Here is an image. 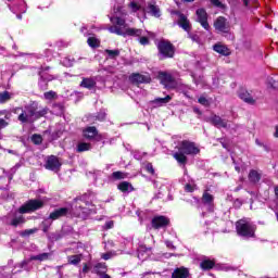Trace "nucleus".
Returning a JSON list of instances; mask_svg holds the SVG:
<instances>
[{
	"mask_svg": "<svg viewBox=\"0 0 278 278\" xmlns=\"http://www.w3.org/2000/svg\"><path fill=\"white\" fill-rule=\"evenodd\" d=\"M199 153H201V149L197 147V143L190 140H182L178 147V152H175L173 157L180 166H186L188 164V155H199Z\"/></svg>",
	"mask_w": 278,
	"mask_h": 278,
	"instance_id": "1",
	"label": "nucleus"
},
{
	"mask_svg": "<svg viewBox=\"0 0 278 278\" xmlns=\"http://www.w3.org/2000/svg\"><path fill=\"white\" fill-rule=\"evenodd\" d=\"M112 26L109 27L110 34H116L117 36H142V29L129 28L125 18L118 17V15L110 18Z\"/></svg>",
	"mask_w": 278,
	"mask_h": 278,
	"instance_id": "2",
	"label": "nucleus"
},
{
	"mask_svg": "<svg viewBox=\"0 0 278 278\" xmlns=\"http://www.w3.org/2000/svg\"><path fill=\"white\" fill-rule=\"evenodd\" d=\"M237 235L241 238H255L257 231V225L247 218H241L235 224Z\"/></svg>",
	"mask_w": 278,
	"mask_h": 278,
	"instance_id": "3",
	"label": "nucleus"
},
{
	"mask_svg": "<svg viewBox=\"0 0 278 278\" xmlns=\"http://www.w3.org/2000/svg\"><path fill=\"white\" fill-rule=\"evenodd\" d=\"M45 207V201L38 199H30L22 206H20V214H31L33 212H38Z\"/></svg>",
	"mask_w": 278,
	"mask_h": 278,
	"instance_id": "4",
	"label": "nucleus"
},
{
	"mask_svg": "<svg viewBox=\"0 0 278 278\" xmlns=\"http://www.w3.org/2000/svg\"><path fill=\"white\" fill-rule=\"evenodd\" d=\"M157 49L163 58H173L175 55V46L169 41H160L157 43Z\"/></svg>",
	"mask_w": 278,
	"mask_h": 278,
	"instance_id": "5",
	"label": "nucleus"
},
{
	"mask_svg": "<svg viewBox=\"0 0 278 278\" xmlns=\"http://www.w3.org/2000/svg\"><path fill=\"white\" fill-rule=\"evenodd\" d=\"M26 110H27L28 114L21 113L18 115V121H21V123H27V116H30V117L36 116L37 118H40L47 114V109H43L41 111H36V108L27 106Z\"/></svg>",
	"mask_w": 278,
	"mask_h": 278,
	"instance_id": "6",
	"label": "nucleus"
},
{
	"mask_svg": "<svg viewBox=\"0 0 278 278\" xmlns=\"http://www.w3.org/2000/svg\"><path fill=\"white\" fill-rule=\"evenodd\" d=\"M170 225V218L164 215H156L151 220L152 229H166Z\"/></svg>",
	"mask_w": 278,
	"mask_h": 278,
	"instance_id": "7",
	"label": "nucleus"
},
{
	"mask_svg": "<svg viewBox=\"0 0 278 278\" xmlns=\"http://www.w3.org/2000/svg\"><path fill=\"white\" fill-rule=\"evenodd\" d=\"M159 79H161V84H163L165 88H175L177 86V81H175L173 75L166 72H161L159 74Z\"/></svg>",
	"mask_w": 278,
	"mask_h": 278,
	"instance_id": "8",
	"label": "nucleus"
},
{
	"mask_svg": "<svg viewBox=\"0 0 278 278\" xmlns=\"http://www.w3.org/2000/svg\"><path fill=\"white\" fill-rule=\"evenodd\" d=\"M68 214H71V208L59 207L51 212L48 218L49 220H60V218H66Z\"/></svg>",
	"mask_w": 278,
	"mask_h": 278,
	"instance_id": "9",
	"label": "nucleus"
},
{
	"mask_svg": "<svg viewBox=\"0 0 278 278\" xmlns=\"http://www.w3.org/2000/svg\"><path fill=\"white\" fill-rule=\"evenodd\" d=\"M129 81H131L135 86L140 84H151V76L142 75L140 73H132L129 76Z\"/></svg>",
	"mask_w": 278,
	"mask_h": 278,
	"instance_id": "10",
	"label": "nucleus"
},
{
	"mask_svg": "<svg viewBox=\"0 0 278 278\" xmlns=\"http://www.w3.org/2000/svg\"><path fill=\"white\" fill-rule=\"evenodd\" d=\"M75 207L78 210H86V207H90L92 205V201H90V197L88 194H83L77 197L74 200Z\"/></svg>",
	"mask_w": 278,
	"mask_h": 278,
	"instance_id": "11",
	"label": "nucleus"
},
{
	"mask_svg": "<svg viewBox=\"0 0 278 278\" xmlns=\"http://www.w3.org/2000/svg\"><path fill=\"white\" fill-rule=\"evenodd\" d=\"M214 27L217 31H222V34H229L230 25L223 16L216 18L214 22Z\"/></svg>",
	"mask_w": 278,
	"mask_h": 278,
	"instance_id": "12",
	"label": "nucleus"
},
{
	"mask_svg": "<svg viewBox=\"0 0 278 278\" xmlns=\"http://www.w3.org/2000/svg\"><path fill=\"white\" fill-rule=\"evenodd\" d=\"M45 167L47 170H60L62 168V163H60V159L55 155L48 156Z\"/></svg>",
	"mask_w": 278,
	"mask_h": 278,
	"instance_id": "13",
	"label": "nucleus"
},
{
	"mask_svg": "<svg viewBox=\"0 0 278 278\" xmlns=\"http://www.w3.org/2000/svg\"><path fill=\"white\" fill-rule=\"evenodd\" d=\"M195 14L198 16V23H200V25H202V27L208 31L210 24L207 23V12L204 9H198Z\"/></svg>",
	"mask_w": 278,
	"mask_h": 278,
	"instance_id": "14",
	"label": "nucleus"
},
{
	"mask_svg": "<svg viewBox=\"0 0 278 278\" xmlns=\"http://www.w3.org/2000/svg\"><path fill=\"white\" fill-rule=\"evenodd\" d=\"M178 25L179 27H181V29L187 31V34H190V31L192 30L190 20H188V17L182 13H178Z\"/></svg>",
	"mask_w": 278,
	"mask_h": 278,
	"instance_id": "15",
	"label": "nucleus"
},
{
	"mask_svg": "<svg viewBox=\"0 0 278 278\" xmlns=\"http://www.w3.org/2000/svg\"><path fill=\"white\" fill-rule=\"evenodd\" d=\"M213 51H215V53H218L219 55H224L225 58L231 55V50L220 42L213 46Z\"/></svg>",
	"mask_w": 278,
	"mask_h": 278,
	"instance_id": "16",
	"label": "nucleus"
},
{
	"mask_svg": "<svg viewBox=\"0 0 278 278\" xmlns=\"http://www.w3.org/2000/svg\"><path fill=\"white\" fill-rule=\"evenodd\" d=\"M190 277V269L185 266L177 267L172 273V278H188Z\"/></svg>",
	"mask_w": 278,
	"mask_h": 278,
	"instance_id": "17",
	"label": "nucleus"
},
{
	"mask_svg": "<svg viewBox=\"0 0 278 278\" xmlns=\"http://www.w3.org/2000/svg\"><path fill=\"white\" fill-rule=\"evenodd\" d=\"M83 136L87 140H94V138L99 136V130H97V127L94 126H89L83 130Z\"/></svg>",
	"mask_w": 278,
	"mask_h": 278,
	"instance_id": "18",
	"label": "nucleus"
},
{
	"mask_svg": "<svg viewBox=\"0 0 278 278\" xmlns=\"http://www.w3.org/2000/svg\"><path fill=\"white\" fill-rule=\"evenodd\" d=\"M211 123H212V125H214V127H217L218 129H220V127L223 129H227V121L220 118V116H218V115L212 116Z\"/></svg>",
	"mask_w": 278,
	"mask_h": 278,
	"instance_id": "19",
	"label": "nucleus"
},
{
	"mask_svg": "<svg viewBox=\"0 0 278 278\" xmlns=\"http://www.w3.org/2000/svg\"><path fill=\"white\" fill-rule=\"evenodd\" d=\"M80 88H87V90H93V88H97V80L94 78H83L80 83Z\"/></svg>",
	"mask_w": 278,
	"mask_h": 278,
	"instance_id": "20",
	"label": "nucleus"
},
{
	"mask_svg": "<svg viewBox=\"0 0 278 278\" xmlns=\"http://www.w3.org/2000/svg\"><path fill=\"white\" fill-rule=\"evenodd\" d=\"M216 266V260L204 258L200 263L201 270H212Z\"/></svg>",
	"mask_w": 278,
	"mask_h": 278,
	"instance_id": "21",
	"label": "nucleus"
},
{
	"mask_svg": "<svg viewBox=\"0 0 278 278\" xmlns=\"http://www.w3.org/2000/svg\"><path fill=\"white\" fill-rule=\"evenodd\" d=\"M117 190H119V192H134V190H136V188H134V185H131V182L129 181H122L117 185Z\"/></svg>",
	"mask_w": 278,
	"mask_h": 278,
	"instance_id": "22",
	"label": "nucleus"
},
{
	"mask_svg": "<svg viewBox=\"0 0 278 278\" xmlns=\"http://www.w3.org/2000/svg\"><path fill=\"white\" fill-rule=\"evenodd\" d=\"M239 98L244 101V103H249V104H253L255 103V99H253V97L251 96V93H249V91L241 89L239 91Z\"/></svg>",
	"mask_w": 278,
	"mask_h": 278,
	"instance_id": "23",
	"label": "nucleus"
},
{
	"mask_svg": "<svg viewBox=\"0 0 278 278\" xmlns=\"http://www.w3.org/2000/svg\"><path fill=\"white\" fill-rule=\"evenodd\" d=\"M248 179H249L250 184H260V181L262 180V174H260L255 169H251L248 175Z\"/></svg>",
	"mask_w": 278,
	"mask_h": 278,
	"instance_id": "24",
	"label": "nucleus"
},
{
	"mask_svg": "<svg viewBox=\"0 0 278 278\" xmlns=\"http://www.w3.org/2000/svg\"><path fill=\"white\" fill-rule=\"evenodd\" d=\"M202 203L204 205H214V195L205 190L202 194Z\"/></svg>",
	"mask_w": 278,
	"mask_h": 278,
	"instance_id": "25",
	"label": "nucleus"
},
{
	"mask_svg": "<svg viewBox=\"0 0 278 278\" xmlns=\"http://www.w3.org/2000/svg\"><path fill=\"white\" fill-rule=\"evenodd\" d=\"M25 223H27V220L25 219V216L20 215V216L14 217L10 222V225H11V227H18V225H25Z\"/></svg>",
	"mask_w": 278,
	"mask_h": 278,
	"instance_id": "26",
	"label": "nucleus"
},
{
	"mask_svg": "<svg viewBox=\"0 0 278 278\" xmlns=\"http://www.w3.org/2000/svg\"><path fill=\"white\" fill-rule=\"evenodd\" d=\"M148 9H149L150 14H152V16H155V18H160V16H162V13L160 11V7H157L153 3H150L148 5Z\"/></svg>",
	"mask_w": 278,
	"mask_h": 278,
	"instance_id": "27",
	"label": "nucleus"
},
{
	"mask_svg": "<svg viewBox=\"0 0 278 278\" xmlns=\"http://www.w3.org/2000/svg\"><path fill=\"white\" fill-rule=\"evenodd\" d=\"M81 262V254H75L67 256V263L72 266H77Z\"/></svg>",
	"mask_w": 278,
	"mask_h": 278,
	"instance_id": "28",
	"label": "nucleus"
},
{
	"mask_svg": "<svg viewBox=\"0 0 278 278\" xmlns=\"http://www.w3.org/2000/svg\"><path fill=\"white\" fill-rule=\"evenodd\" d=\"M94 270L97 275H106L108 273V265L105 263H98L94 265Z\"/></svg>",
	"mask_w": 278,
	"mask_h": 278,
	"instance_id": "29",
	"label": "nucleus"
},
{
	"mask_svg": "<svg viewBox=\"0 0 278 278\" xmlns=\"http://www.w3.org/2000/svg\"><path fill=\"white\" fill-rule=\"evenodd\" d=\"M104 53L108 54L109 60H116V58H118L121 55V50H118V49H115V50L106 49V50H104Z\"/></svg>",
	"mask_w": 278,
	"mask_h": 278,
	"instance_id": "30",
	"label": "nucleus"
},
{
	"mask_svg": "<svg viewBox=\"0 0 278 278\" xmlns=\"http://www.w3.org/2000/svg\"><path fill=\"white\" fill-rule=\"evenodd\" d=\"M91 144L87 142H80L77 144L76 151L77 153H84L86 151H90Z\"/></svg>",
	"mask_w": 278,
	"mask_h": 278,
	"instance_id": "31",
	"label": "nucleus"
},
{
	"mask_svg": "<svg viewBox=\"0 0 278 278\" xmlns=\"http://www.w3.org/2000/svg\"><path fill=\"white\" fill-rule=\"evenodd\" d=\"M173 97L166 96L165 98H155L152 103H156L159 105H166V103H170Z\"/></svg>",
	"mask_w": 278,
	"mask_h": 278,
	"instance_id": "32",
	"label": "nucleus"
},
{
	"mask_svg": "<svg viewBox=\"0 0 278 278\" xmlns=\"http://www.w3.org/2000/svg\"><path fill=\"white\" fill-rule=\"evenodd\" d=\"M34 233H38V228L25 229L20 231L21 238H29V236H34Z\"/></svg>",
	"mask_w": 278,
	"mask_h": 278,
	"instance_id": "33",
	"label": "nucleus"
},
{
	"mask_svg": "<svg viewBox=\"0 0 278 278\" xmlns=\"http://www.w3.org/2000/svg\"><path fill=\"white\" fill-rule=\"evenodd\" d=\"M112 177L116 181H121V179H127V173H124V172H121V170L113 172Z\"/></svg>",
	"mask_w": 278,
	"mask_h": 278,
	"instance_id": "34",
	"label": "nucleus"
},
{
	"mask_svg": "<svg viewBox=\"0 0 278 278\" xmlns=\"http://www.w3.org/2000/svg\"><path fill=\"white\" fill-rule=\"evenodd\" d=\"M34 262H45V260H49V253H41L39 255H34L30 257Z\"/></svg>",
	"mask_w": 278,
	"mask_h": 278,
	"instance_id": "35",
	"label": "nucleus"
},
{
	"mask_svg": "<svg viewBox=\"0 0 278 278\" xmlns=\"http://www.w3.org/2000/svg\"><path fill=\"white\" fill-rule=\"evenodd\" d=\"M106 118H108V113H105V111H100L96 115V121H99L100 123H104Z\"/></svg>",
	"mask_w": 278,
	"mask_h": 278,
	"instance_id": "36",
	"label": "nucleus"
},
{
	"mask_svg": "<svg viewBox=\"0 0 278 278\" xmlns=\"http://www.w3.org/2000/svg\"><path fill=\"white\" fill-rule=\"evenodd\" d=\"M42 135H38V134H34L33 136H31V142L34 143V144H37V146H39V144H41L42 143Z\"/></svg>",
	"mask_w": 278,
	"mask_h": 278,
	"instance_id": "37",
	"label": "nucleus"
},
{
	"mask_svg": "<svg viewBox=\"0 0 278 278\" xmlns=\"http://www.w3.org/2000/svg\"><path fill=\"white\" fill-rule=\"evenodd\" d=\"M39 77H40L41 81H53V79H55V77H53V75H46L42 73V71H39Z\"/></svg>",
	"mask_w": 278,
	"mask_h": 278,
	"instance_id": "38",
	"label": "nucleus"
},
{
	"mask_svg": "<svg viewBox=\"0 0 278 278\" xmlns=\"http://www.w3.org/2000/svg\"><path fill=\"white\" fill-rule=\"evenodd\" d=\"M10 99H12V96L8 91L0 93V103H5L7 101H10Z\"/></svg>",
	"mask_w": 278,
	"mask_h": 278,
	"instance_id": "39",
	"label": "nucleus"
},
{
	"mask_svg": "<svg viewBox=\"0 0 278 278\" xmlns=\"http://www.w3.org/2000/svg\"><path fill=\"white\" fill-rule=\"evenodd\" d=\"M144 168L149 175H155V168L153 167V163L146 162L144 163Z\"/></svg>",
	"mask_w": 278,
	"mask_h": 278,
	"instance_id": "40",
	"label": "nucleus"
},
{
	"mask_svg": "<svg viewBox=\"0 0 278 278\" xmlns=\"http://www.w3.org/2000/svg\"><path fill=\"white\" fill-rule=\"evenodd\" d=\"M43 97L48 101H52V99H58V93H55V91H48V92L43 93Z\"/></svg>",
	"mask_w": 278,
	"mask_h": 278,
	"instance_id": "41",
	"label": "nucleus"
},
{
	"mask_svg": "<svg viewBox=\"0 0 278 278\" xmlns=\"http://www.w3.org/2000/svg\"><path fill=\"white\" fill-rule=\"evenodd\" d=\"M89 47H92L93 49L96 47H99V39L94 38V37H89L87 40Z\"/></svg>",
	"mask_w": 278,
	"mask_h": 278,
	"instance_id": "42",
	"label": "nucleus"
},
{
	"mask_svg": "<svg viewBox=\"0 0 278 278\" xmlns=\"http://www.w3.org/2000/svg\"><path fill=\"white\" fill-rule=\"evenodd\" d=\"M212 5L219 8V10H225V4L220 0H211Z\"/></svg>",
	"mask_w": 278,
	"mask_h": 278,
	"instance_id": "43",
	"label": "nucleus"
},
{
	"mask_svg": "<svg viewBox=\"0 0 278 278\" xmlns=\"http://www.w3.org/2000/svg\"><path fill=\"white\" fill-rule=\"evenodd\" d=\"M41 227H42L43 233H49V229H51V224H49L47 222H42Z\"/></svg>",
	"mask_w": 278,
	"mask_h": 278,
	"instance_id": "44",
	"label": "nucleus"
},
{
	"mask_svg": "<svg viewBox=\"0 0 278 278\" xmlns=\"http://www.w3.org/2000/svg\"><path fill=\"white\" fill-rule=\"evenodd\" d=\"M194 190H197V185H190V184H187L185 185V192H194Z\"/></svg>",
	"mask_w": 278,
	"mask_h": 278,
	"instance_id": "45",
	"label": "nucleus"
},
{
	"mask_svg": "<svg viewBox=\"0 0 278 278\" xmlns=\"http://www.w3.org/2000/svg\"><path fill=\"white\" fill-rule=\"evenodd\" d=\"M129 8L132 12H138V10H140V5L134 1L129 3Z\"/></svg>",
	"mask_w": 278,
	"mask_h": 278,
	"instance_id": "46",
	"label": "nucleus"
},
{
	"mask_svg": "<svg viewBox=\"0 0 278 278\" xmlns=\"http://www.w3.org/2000/svg\"><path fill=\"white\" fill-rule=\"evenodd\" d=\"M198 102H199L201 105H205V104L210 103V101H207V98H205L204 96H201V97L198 99Z\"/></svg>",
	"mask_w": 278,
	"mask_h": 278,
	"instance_id": "47",
	"label": "nucleus"
},
{
	"mask_svg": "<svg viewBox=\"0 0 278 278\" xmlns=\"http://www.w3.org/2000/svg\"><path fill=\"white\" fill-rule=\"evenodd\" d=\"M139 42H140V45L147 46V45H149V38L142 36L139 38Z\"/></svg>",
	"mask_w": 278,
	"mask_h": 278,
	"instance_id": "48",
	"label": "nucleus"
},
{
	"mask_svg": "<svg viewBox=\"0 0 278 278\" xmlns=\"http://www.w3.org/2000/svg\"><path fill=\"white\" fill-rule=\"evenodd\" d=\"M9 123L3 119V118H0V131L1 129H5V127H8Z\"/></svg>",
	"mask_w": 278,
	"mask_h": 278,
	"instance_id": "49",
	"label": "nucleus"
},
{
	"mask_svg": "<svg viewBox=\"0 0 278 278\" xmlns=\"http://www.w3.org/2000/svg\"><path fill=\"white\" fill-rule=\"evenodd\" d=\"M102 260H112V252H106L101 255Z\"/></svg>",
	"mask_w": 278,
	"mask_h": 278,
	"instance_id": "50",
	"label": "nucleus"
},
{
	"mask_svg": "<svg viewBox=\"0 0 278 278\" xmlns=\"http://www.w3.org/2000/svg\"><path fill=\"white\" fill-rule=\"evenodd\" d=\"M113 228H114V222L113 220H110V222L105 223L104 229H113Z\"/></svg>",
	"mask_w": 278,
	"mask_h": 278,
	"instance_id": "51",
	"label": "nucleus"
},
{
	"mask_svg": "<svg viewBox=\"0 0 278 278\" xmlns=\"http://www.w3.org/2000/svg\"><path fill=\"white\" fill-rule=\"evenodd\" d=\"M189 34V38H191V40L193 41V42H199V35H192V34H190V33H188Z\"/></svg>",
	"mask_w": 278,
	"mask_h": 278,
	"instance_id": "52",
	"label": "nucleus"
},
{
	"mask_svg": "<svg viewBox=\"0 0 278 278\" xmlns=\"http://www.w3.org/2000/svg\"><path fill=\"white\" fill-rule=\"evenodd\" d=\"M40 71H42V74L47 73V71H51L50 66H41Z\"/></svg>",
	"mask_w": 278,
	"mask_h": 278,
	"instance_id": "53",
	"label": "nucleus"
},
{
	"mask_svg": "<svg viewBox=\"0 0 278 278\" xmlns=\"http://www.w3.org/2000/svg\"><path fill=\"white\" fill-rule=\"evenodd\" d=\"M244 48L248 49V51H251V42L250 41H245L244 42Z\"/></svg>",
	"mask_w": 278,
	"mask_h": 278,
	"instance_id": "54",
	"label": "nucleus"
},
{
	"mask_svg": "<svg viewBox=\"0 0 278 278\" xmlns=\"http://www.w3.org/2000/svg\"><path fill=\"white\" fill-rule=\"evenodd\" d=\"M235 205H237V207H242V201H240V199H237L235 201Z\"/></svg>",
	"mask_w": 278,
	"mask_h": 278,
	"instance_id": "55",
	"label": "nucleus"
},
{
	"mask_svg": "<svg viewBox=\"0 0 278 278\" xmlns=\"http://www.w3.org/2000/svg\"><path fill=\"white\" fill-rule=\"evenodd\" d=\"M193 112L195 113V114H198L199 116H201V110H199V108H194L193 109Z\"/></svg>",
	"mask_w": 278,
	"mask_h": 278,
	"instance_id": "56",
	"label": "nucleus"
},
{
	"mask_svg": "<svg viewBox=\"0 0 278 278\" xmlns=\"http://www.w3.org/2000/svg\"><path fill=\"white\" fill-rule=\"evenodd\" d=\"M89 268H88V264H85L83 267V273H88Z\"/></svg>",
	"mask_w": 278,
	"mask_h": 278,
	"instance_id": "57",
	"label": "nucleus"
},
{
	"mask_svg": "<svg viewBox=\"0 0 278 278\" xmlns=\"http://www.w3.org/2000/svg\"><path fill=\"white\" fill-rule=\"evenodd\" d=\"M274 138H278V126H276V130L274 132Z\"/></svg>",
	"mask_w": 278,
	"mask_h": 278,
	"instance_id": "58",
	"label": "nucleus"
},
{
	"mask_svg": "<svg viewBox=\"0 0 278 278\" xmlns=\"http://www.w3.org/2000/svg\"><path fill=\"white\" fill-rule=\"evenodd\" d=\"M275 194H276V199H278V186L275 187Z\"/></svg>",
	"mask_w": 278,
	"mask_h": 278,
	"instance_id": "59",
	"label": "nucleus"
},
{
	"mask_svg": "<svg viewBox=\"0 0 278 278\" xmlns=\"http://www.w3.org/2000/svg\"><path fill=\"white\" fill-rule=\"evenodd\" d=\"M243 4L247 7H249V0H243Z\"/></svg>",
	"mask_w": 278,
	"mask_h": 278,
	"instance_id": "60",
	"label": "nucleus"
},
{
	"mask_svg": "<svg viewBox=\"0 0 278 278\" xmlns=\"http://www.w3.org/2000/svg\"><path fill=\"white\" fill-rule=\"evenodd\" d=\"M256 144H258V147H264V144L261 143L258 140H256Z\"/></svg>",
	"mask_w": 278,
	"mask_h": 278,
	"instance_id": "61",
	"label": "nucleus"
},
{
	"mask_svg": "<svg viewBox=\"0 0 278 278\" xmlns=\"http://www.w3.org/2000/svg\"><path fill=\"white\" fill-rule=\"evenodd\" d=\"M256 144H258V147H264V144L261 143L258 140H256Z\"/></svg>",
	"mask_w": 278,
	"mask_h": 278,
	"instance_id": "62",
	"label": "nucleus"
},
{
	"mask_svg": "<svg viewBox=\"0 0 278 278\" xmlns=\"http://www.w3.org/2000/svg\"><path fill=\"white\" fill-rule=\"evenodd\" d=\"M235 169L237 170V173H240V166H236Z\"/></svg>",
	"mask_w": 278,
	"mask_h": 278,
	"instance_id": "63",
	"label": "nucleus"
},
{
	"mask_svg": "<svg viewBox=\"0 0 278 278\" xmlns=\"http://www.w3.org/2000/svg\"><path fill=\"white\" fill-rule=\"evenodd\" d=\"M17 18H20V20L23 18V15L18 14V15H17Z\"/></svg>",
	"mask_w": 278,
	"mask_h": 278,
	"instance_id": "64",
	"label": "nucleus"
}]
</instances>
